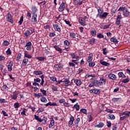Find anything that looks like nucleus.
Segmentation results:
<instances>
[{
    "label": "nucleus",
    "instance_id": "30",
    "mask_svg": "<svg viewBox=\"0 0 130 130\" xmlns=\"http://www.w3.org/2000/svg\"><path fill=\"white\" fill-rule=\"evenodd\" d=\"M80 118H77L75 121H74V124L75 126H78L79 124V122H80Z\"/></svg>",
    "mask_w": 130,
    "mask_h": 130
},
{
    "label": "nucleus",
    "instance_id": "37",
    "mask_svg": "<svg viewBox=\"0 0 130 130\" xmlns=\"http://www.w3.org/2000/svg\"><path fill=\"white\" fill-rule=\"evenodd\" d=\"M40 78L42 80L41 85V86H43V84H44V76L42 75L40 76Z\"/></svg>",
    "mask_w": 130,
    "mask_h": 130
},
{
    "label": "nucleus",
    "instance_id": "44",
    "mask_svg": "<svg viewBox=\"0 0 130 130\" xmlns=\"http://www.w3.org/2000/svg\"><path fill=\"white\" fill-rule=\"evenodd\" d=\"M129 82V78H126L125 79H123L122 81V83H124V84H126V83H128Z\"/></svg>",
    "mask_w": 130,
    "mask_h": 130
},
{
    "label": "nucleus",
    "instance_id": "8",
    "mask_svg": "<svg viewBox=\"0 0 130 130\" xmlns=\"http://www.w3.org/2000/svg\"><path fill=\"white\" fill-rule=\"evenodd\" d=\"M53 27L55 31H57V32H61V28H60V26L58 24H53Z\"/></svg>",
    "mask_w": 130,
    "mask_h": 130
},
{
    "label": "nucleus",
    "instance_id": "50",
    "mask_svg": "<svg viewBox=\"0 0 130 130\" xmlns=\"http://www.w3.org/2000/svg\"><path fill=\"white\" fill-rule=\"evenodd\" d=\"M80 112L82 113H84V114H87V110L85 109H81L80 110Z\"/></svg>",
    "mask_w": 130,
    "mask_h": 130
},
{
    "label": "nucleus",
    "instance_id": "43",
    "mask_svg": "<svg viewBox=\"0 0 130 130\" xmlns=\"http://www.w3.org/2000/svg\"><path fill=\"white\" fill-rule=\"evenodd\" d=\"M122 18V17H121V15H118L117 17V18L116 19V21L121 22Z\"/></svg>",
    "mask_w": 130,
    "mask_h": 130
},
{
    "label": "nucleus",
    "instance_id": "13",
    "mask_svg": "<svg viewBox=\"0 0 130 130\" xmlns=\"http://www.w3.org/2000/svg\"><path fill=\"white\" fill-rule=\"evenodd\" d=\"M73 80L76 86H81V85H82V81L77 79H74Z\"/></svg>",
    "mask_w": 130,
    "mask_h": 130
},
{
    "label": "nucleus",
    "instance_id": "64",
    "mask_svg": "<svg viewBox=\"0 0 130 130\" xmlns=\"http://www.w3.org/2000/svg\"><path fill=\"white\" fill-rule=\"evenodd\" d=\"M103 53L104 54V55H106L107 54V52H106V48L103 49Z\"/></svg>",
    "mask_w": 130,
    "mask_h": 130
},
{
    "label": "nucleus",
    "instance_id": "36",
    "mask_svg": "<svg viewBox=\"0 0 130 130\" xmlns=\"http://www.w3.org/2000/svg\"><path fill=\"white\" fill-rule=\"evenodd\" d=\"M93 54H91V56H89L87 58V61L88 62H90L92 61V60L93 59Z\"/></svg>",
    "mask_w": 130,
    "mask_h": 130
},
{
    "label": "nucleus",
    "instance_id": "1",
    "mask_svg": "<svg viewBox=\"0 0 130 130\" xmlns=\"http://www.w3.org/2000/svg\"><path fill=\"white\" fill-rule=\"evenodd\" d=\"M120 120H124L126 119L128 117L130 116V111H125L122 113H120Z\"/></svg>",
    "mask_w": 130,
    "mask_h": 130
},
{
    "label": "nucleus",
    "instance_id": "51",
    "mask_svg": "<svg viewBox=\"0 0 130 130\" xmlns=\"http://www.w3.org/2000/svg\"><path fill=\"white\" fill-rule=\"evenodd\" d=\"M6 53L7 55H10V54H12V51H11V49L8 48L6 51Z\"/></svg>",
    "mask_w": 130,
    "mask_h": 130
},
{
    "label": "nucleus",
    "instance_id": "10",
    "mask_svg": "<svg viewBox=\"0 0 130 130\" xmlns=\"http://www.w3.org/2000/svg\"><path fill=\"white\" fill-rule=\"evenodd\" d=\"M79 22L82 26H86V21L82 17L79 18Z\"/></svg>",
    "mask_w": 130,
    "mask_h": 130
},
{
    "label": "nucleus",
    "instance_id": "4",
    "mask_svg": "<svg viewBox=\"0 0 130 130\" xmlns=\"http://www.w3.org/2000/svg\"><path fill=\"white\" fill-rule=\"evenodd\" d=\"M32 46V43L31 42H27L26 45L25 47H26V50H28V51H31L32 49V47L31 46Z\"/></svg>",
    "mask_w": 130,
    "mask_h": 130
},
{
    "label": "nucleus",
    "instance_id": "61",
    "mask_svg": "<svg viewBox=\"0 0 130 130\" xmlns=\"http://www.w3.org/2000/svg\"><path fill=\"white\" fill-rule=\"evenodd\" d=\"M49 37H54L55 36V32H50L49 34Z\"/></svg>",
    "mask_w": 130,
    "mask_h": 130
},
{
    "label": "nucleus",
    "instance_id": "12",
    "mask_svg": "<svg viewBox=\"0 0 130 130\" xmlns=\"http://www.w3.org/2000/svg\"><path fill=\"white\" fill-rule=\"evenodd\" d=\"M100 63H101V64L102 66H104L105 67H109L110 66V63L105 61H103V60H100Z\"/></svg>",
    "mask_w": 130,
    "mask_h": 130
},
{
    "label": "nucleus",
    "instance_id": "11",
    "mask_svg": "<svg viewBox=\"0 0 130 130\" xmlns=\"http://www.w3.org/2000/svg\"><path fill=\"white\" fill-rule=\"evenodd\" d=\"M130 12L128 11V9H127V8H126L125 10H124L123 12V15L124 17H127L129 16Z\"/></svg>",
    "mask_w": 130,
    "mask_h": 130
},
{
    "label": "nucleus",
    "instance_id": "49",
    "mask_svg": "<svg viewBox=\"0 0 130 130\" xmlns=\"http://www.w3.org/2000/svg\"><path fill=\"white\" fill-rule=\"evenodd\" d=\"M64 45H66V46H70V45L71 44V43H70V42H69V41L66 40V41L64 42Z\"/></svg>",
    "mask_w": 130,
    "mask_h": 130
},
{
    "label": "nucleus",
    "instance_id": "26",
    "mask_svg": "<svg viewBox=\"0 0 130 130\" xmlns=\"http://www.w3.org/2000/svg\"><path fill=\"white\" fill-rule=\"evenodd\" d=\"M24 57L27 58H32V56L28 54V52H27V51H25L24 52Z\"/></svg>",
    "mask_w": 130,
    "mask_h": 130
},
{
    "label": "nucleus",
    "instance_id": "45",
    "mask_svg": "<svg viewBox=\"0 0 130 130\" xmlns=\"http://www.w3.org/2000/svg\"><path fill=\"white\" fill-rule=\"evenodd\" d=\"M96 37L98 38H99V39L104 38V36H103V35H102L101 33L99 34V35H98Z\"/></svg>",
    "mask_w": 130,
    "mask_h": 130
},
{
    "label": "nucleus",
    "instance_id": "24",
    "mask_svg": "<svg viewBox=\"0 0 130 130\" xmlns=\"http://www.w3.org/2000/svg\"><path fill=\"white\" fill-rule=\"evenodd\" d=\"M116 13V8L115 7H113L111 8V15H112L113 16L114 14H115Z\"/></svg>",
    "mask_w": 130,
    "mask_h": 130
},
{
    "label": "nucleus",
    "instance_id": "62",
    "mask_svg": "<svg viewBox=\"0 0 130 130\" xmlns=\"http://www.w3.org/2000/svg\"><path fill=\"white\" fill-rule=\"evenodd\" d=\"M95 64H95V62H90L88 63L89 67H94V66H95Z\"/></svg>",
    "mask_w": 130,
    "mask_h": 130
},
{
    "label": "nucleus",
    "instance_id": "21",
    "mask_svg": "<svg viewBox=\"0 0 130 130\" xmlns=\"http://www.w3.org/2000/svg\"><path fill=\"white\" fill-rule=\"evenodd\" d=\"M54 48H55V50L58 51V52L60 53H62V50H61V49L58 46H54Z\"/></svg>",
    "mask_w": 130,
    "mask_h": 130
},
{
    "label": "nucleus",
    "instance_id": "19",
    "mask_svg": "<svg viewBox=\"0 0 130 130\" xmlns=\"http://www.w3.org/2000/svg\"><path fill=\"white\" fill-rule=\"evenodd\" d=\"M43 72L41 71H35L34 72V75H36V76H40V75H43Z\"/></svg>",
    "mask_w": 130,
    "mask_h": 130
},
{
    "label": "nucleus",
    "instance_id": "2",
    "mask_svg": "<svg viewBox=\"0 0 130 130\" xmlns=\"http://www.w3.org/2000/svg\"><path fill=\"white\" fill-rule=\"evenodd\" d=\"M6 21L7 22H9L10 23H11V24L14 23L13 16H12V14H11L10 13H8L6 15Z\"/></svg>",
    "mask_w": 130,
    "mask_h": 130
},
{
    "label": "nucleus",
    "instance_id": "34",
    "mask_svg": "<svg viewBox=\"0 0 130 130\" xmlns=\"http://www.w3.org/2000/svg\"><path fill=\"white\" fill-rule=\"evenodd\" d=\"M40 100L41 102H43V103H47V99H46V98L42 97L40 99Z\"/></svg>",
    "mask_w": 130,
    "mask_h": 130
},
{
    "label": "nucleus",
    "instance_id": "40",
    "mask_svg": "<svg viewBox=\"0 0 130 130\" xmlns=\"http://www.w3.org/2000/svg\"><path fill=\"white\" fill-rule=\"evenodd\" d=\"M36 58L41 61H43L45 59H46L45 57H37Z\"/></svg>",
    "mask_w": 130,
    "mask_h": 130
},
{
    "label": "nucleus",
    "instance_id": "48",
    "mask_svg": "<svg viewBox=\"0 0 130 130\" xmlns=\"http://www.w3.org/2000/svg\"><path fill=\"white\" fill-rule=\"evenodd\" d=\"M4 46H8V45H9V44H10V43L9 42V41H4L3 44Z\"/></svg>",
    "mask_w": 130,
    "mask_h": 130
},
{
    "label": "nucleus",
    "instance_id": "35",
    "mask_svg": "<svg viewBox=\"0 0 130 130\" xmlns=\"http://www.w3.org/2000/svg\"><path fill=\"white\" fill-rule=\"evenodd\" d=\"M101 28H103L104 29H108L110 26H111V24H109L107 25L102 26V25H100Z\"/></svg>",
    "mask_w": 130,
    "mask_h": 130
},
{
    "label": "nucleus",
    "instance_id": "42",
    "mask_svg": "<svg viewBox=\"0 0 130 130\" xmlns=\"http://www.w3.org/2000/svg\"><path fill=\"white\" fill-rule=\"evenodd\" d=\"M17 98L18 95L16 93H13V94L12 96V98L13 99V100H16V99H17Z\"/></svg>",
    "mask_w": 130,
    "mask_h": 130
},
{
    "label": "nucleus",
    "instance_id": "31",
    "mask_svg": "<svg viewBox=\"0 0 130 130\" xmlns=\"http://www.w3.org/2000/svg\"><path fill=\"white\" fill-rule=\"evenodd\" d=\"M54 125V120H53V118H52V119L50 121V124L49 125V128H50V127H52V126H53Z\"/></svg>",
    "mask_w": 130,
    "mask_h": 130
},
{
    "label": "nucleus",
    "instance_id": "15",
    "mask_svg": "<svg viewBox=\"0 0 130 130\" xmlns=\"http://www.w3.org/2000/svg\"><path fill=\"white\" fill-rule=\"evenodd\" d=\"M108 78L110 80H116V76L113 74H111L108 75Z\"/></svg>",
    "mask_w": 130,
    "mask_h": 130
},
{
    "label": "nucleus",
    "instance_id": "27",
    "mask_svg": "<svg viewBox=\"0 0 130 130\" xmlns=\"http://www.w3.org/2000/svg\"><path fill=\"white\" fill-rule=\"evenodd\" d=\"M108 118H109V119H112L113 120V119H115V116H114V115L113 114H110L108 115Z\"/></svg>",
    "mask_w": 130,
    "mask_h": 130
},
{
    "label": "nucleus",
    "instance_id": "52",
    "mask_svg": "<svg viewBox=\"0 0 130 130\" xmlns=\"http://www.w3.org/2000/svg\"><path fill=\"white\" fill-rule=\"evenodd\" d=\"M40 82H41V79H40V78H38L37 79H34L35 83H40Z\"/></svg>",
    "mask_w": 130,
    "mask_h": 130
},
{
    "label": "nucleus",
    "instance_id": "57",
    "mask_svg": "<svg viewBox=\"0 0 130 130\" xmlns=\"http://www.w3.org/2000/svg\"><path fill=\"white\" fill-rule=\"evenodd\" d=\"M64 22L67 25H68L69 27H72V24H71V22L69 20H65Z\"/></svg>",
    "mask_w": 130,
    "mask_h": 130
},
{
    "label": "nucleus",
    "instance_id": "63",
    "mask_svg": "<svg viewBox=\"0 0 130 130\" xmlns=\"http://www.w3.org/2000/svg\"><path fill=\"white\" fill-rule=\"evenodd\" d=\"M50 79L51 81H53V82L56 81V77H50Z\"/></svg>",
    "mask_w": 130,
    "mask_h": 130
},
{
    "label": "nucleus",
    "instance_id": "39",
    "mask_svg": "<svg viewBox=\"0 0 130 130\" xmlns=\"http://www.w3.org/2000/svg\"><path fill=\"white\" fill-rule=\"evenodd\" d=\"M126 8V7H120L118 10V12H123V13Z\"/></svg>",
    "mask_w": 130,
    "mask_h": 130
},
{
    "label": "nucleus",
    "instance_id": "60",
    "mask_svg": "<svg viewBox=\"0 0 130 130\" xmlns=\"http://www.w3.org/2000/svg\"><path fill=\"white\" fill-rule=\"evenodd\" d=\"M51 89L53 91H57V87L54 85H52Z\"/></svg>",
    "mask_w": 130,
    "mask_h": 130
},
{
    "label": "nucleus",
    "instance_id": "3",
    "mask_svg": "<svg viewBox=\"0 0 130 130\" xmlns=\"http://www.w3.org/2000/svg\"><path fill=\"white\" fill-rule=\"evenodd\" d=\"M54 68L55 69V71H61V69L63 68V65L62 64L59 63L58 64H55Z\"/></svg>",
    "mask_w": 130,
    "mask_h": 130
},
{
    "label": "nucleus",
    "instance_id": "47",
    "mask_svg": "<svg viewBox=\"0 0 130 130\" xmlns=\"http://www.w3.org/2000/svg\"><path fill=\"white\" fill-rule=\"evenodd\" d=\"M93 93L94 94H100V90L97 89H93Z\"/></svg>",
    "mask_w": 130,
    "mask_h": 130
},
{
    "label": "nucleus",
    "instance_id": "38",
    "mask_svg": "<svg viewBox=\"0 0 130 130\" xmlns=\"http://www.w3.org/2000/svg\"><path fill=\"white\" fill-rule=\"evenodd\" d=\"M34 96L35 97H38V98H40V97H43L42 93H34Z\"/></svg>",
    "mask_w": 130,
    "mask_h": 130
},
{
    "label": "nucleus",
    "instance_id": "25",
    "mask_svg": "<svg viewBox=\"0 0 130 130\" xmlns=\"http://www.w3.org/2000/svg\"><path fill=\"white\" fill-rule=\"evenodd\" d=\"M73 108H75L76 109L77 111H79V110H80V105H79V103H77L74 105Z\"/></svg>",
    "mask_w": 130,
    "mask_h": 130
},
{
    "label": "nucleus",
    "instance_id": "54",
    "mask_svg": "<svg viewBox=\"0 0 130 130\" xmlns=\"http://www.w3.org/2000/svg\"><path fill=\"white\" fill-rule=\"evenodd\" d=\"M23 21H24V17L22 16L20 17V20L18 22V23H19V25H22V23H23Z\"/></svg>",
    "mask_w": 130,
    "mask_h": 130
},
{
    "label": "nucleus",
    "instance_id": "41",
    "mask_svg": "<svg viewBox=\"0 0 130 130\" xmlns=\"http://www.w3.org/2000/svg\"><path fill=\"white\" fill-rule=\"evenodd\" d=\"M96 42V40L95 39H91L89 41L90 44H94Z\"/></svg>",
    "mask_w": 130,
    "mask_h": 130
},
{
    "label": "nucleus",
    "instance_id": "55",
    "mask_svg": "<svg viewBox=\"0 0 130 130\" xmlns=\"http://www.w3.org/2000/svg\"><path fill=\"white\" fill-rule=\"evenodd\" d=\"M42 121H43V120L44 121V122H43V123L44 124H45L46 123V121H47V117L44 116L43 117V119H42Z\"/></svg>",
    "mask_w": 130,
    "mask_h": 130
},
{
    "label": "nucleus",
    "instance_id": "33",
    "mask_svg": "<svg viewBox=\"0 0 130 130\" xmlns=\"http://www.w3.org/2000/svg\"><path fill=\"white\" fill-rule=\"evenodd\" d=\"M70 55L72 57V58H75L76 59L79 58V56H77L74 53H71Z\"/></svg>",
    "mask_w": 130,
    "mask_h": 130
},
{
    "label": "nucleus",
    "instance_id": "16",
    "mask_svg": "<svg viewBox=\"0 0 130 130\" xmlns=\"http://www.w3.org/2000/svg\"><path fill=\"white\" fill-rule=\"evenodd\" d=\"M37 14H32V20L34 23H36L37 22Z\"/></svg>",
    "mask_w": 130,
    "mask_h": 130
},
{
    "label": "nucleus",
    "instance_id": "23",
    "mask_svg": "<svg viewBox=\"0 0 130 130\" xmlns=\"http://www.w3.org/2000/svg\"><path fill=\"white\" fill-rule=\"evenodd\" d=\"M118 76H119V78H122V79H125L126 78V76L124 75L123 72H119L118 74Z\"/></svg>",
    "mask_w": 130,
    "mask_h": 130
},
{
    "label": "nucleus",
    "instance_id": "22",
    "mask_svg": "<svg viewBox=\"0 0 130 130\" xmlns=\"http://www.w3.org/2000/svg\"><path fill=\"white\" fill-rule=\"evenodd\" d=\"M110 41L111 42H113V43H115V44H117L118 43V40L116 39V38H114V37H112L110 39Z\"/></svg>",
    "mask_w": 130,
    "mask_h": 130
},
{
    "label": "nucleus",
    "instance_id": "14",
    "mask_svg": "<svg viewBox=\"0 0 130 130\" xmlns=\"http://www.w3.org/2000/svg\"><path fill=\"white\" fill-rule=\"evenodd\" d=\"M33 33V31L31 29H29L28 30H26L25 32H24V35L26 37H28L29 35H31Z\"/></svg>",
    "mask_w": 130,
    "mask_h": 130
},
{
    "label": "nucleus",
    "instance_id": "29",
    "mask_svg": "<svg viewBox=\"0 0 130 130\" xmlns=\"http://www.w3.org/2000/svg\"><path fill=\"white\" fill-rule=\"evenodd\" d=\"M104 126V123L103 122H100L99 124L95 125V127H98L99 128L103 127Z\"/></svg>",
    "mask_w": 130,
    "mask_h": 130
},
{
    "label": "nucleus",
    "instance_id": "58",
    "mask_svg": "<svg viewBox=\"0 0 130 130\" xmlns=\"http://www.w3.org/2000/svg\"><path fill=\"white\" fill-rule=\"evenodd\" d=\"M90 34H91L92 36H94V37L96 36V30H91L90 31Z\"/></svg>",
    "mask_w": 130,
    "mask_h": 130
},
{
    "label": "nucleus",
    "instance_id": "5",
    "mask_svg": "<svg viewBox=\"0 0 130 130\" xmlns=\"http://www.w3.org/2000/svg\"><path fill=\"white\" fill-rule=\"evenodd\" d=\"M62 83H64V86H66V87H68V86H70L71 81L69 79L64 78L62 79Z\"/></svg>",
    "mask_w": 130,
    "mask_h": 130
},
{
    "label": "nucleus",
    "instance_id": "17",
    "mask_svg": "<svg viewBox=\"0 0 130 130\" xmlns=\"http://www.w3.org/2000/svg\"><path fill=\"white\" fill-rule=\"evenodd\" d=\"M28 61H29V60L28 59V58L23 59L22 62V66H23L24 67H25V66H27V64L28 63Z\"/></svg>",
    "mask_w": 130,
    "mask_h": 130
},
{
    "label": "nucleus",
    "instance_id": "56",
    "mask_svg": "<svg viewBox=\"0 0 130 130\" xmlns=\"http://www.w3.org/2000/svg\"><path fill=\"white\" fill-rule=\"evenodd\" d=\"M40 91L44 95V96H46V90L42 89H40Z\"/></svg>",
    "mask_w": 130,
    "mask_h": 130
},
{
    "label": "nucleus",
    "instance_id": "6",
    "mask_svg": "<svg viewBox=\"0 0 130 130\" xmlns=\"http://www.w3.org/2000/svg\"><path fill=\"white\" fill-rule=\"evenodd\" d=\"M64 8H66V3L62 2L58 8L59 12H63L64 10Z\"/></svg>",
    "mask_w": 130,
    "mask_h": 130
},
{
    "label": "nucleus",
    "instance_id": "20",
    "mask_svg": "<svg viewBox=\"0 0 130 130\" xmlns=\"http://www.w3.org/2000/svg\"><path fill=\"white\" fill-rule=\"evenodd\" d=\"M112 101H113V102H114V103L120 102V101H121V98H114L112 99Z\"/></svg>",
    "mask_w": 130,
    "mask_h": 130
},
{
    "label": "nucleus",
    "instance_id": "28",
    "mask_svg": "<svg viewBox=\"0 0 130 130\" xmlns=\"http://www.w3.org/2000/svg\"><path fill=\"white\" fill-rule=\"evenodd\" d=\"M34 116L35 119L37 120V121H39V122H42V119L40 118L39 116L35 115Z\"/></svg>",
    "mask_w": 130,
    "mask_h": 130
},
{
    "label": "nucleus",
    "instance_id": "46",
    "mask_svg": "<svg viewBox=\"0 0 130 130\" xmlns=\"http://www.w3.org/2000/svg\"><path fill=\"white\" fill-rule=\"evenodd\" d=\"M98 12L99 15L103 14V10L101 9V8H99V9H98Z\"/></svg>",
    "mask_w": 130,
    "mask_h": 130
},
{
    "label": "nucleus",
    "instance_id": "32",
    "mask_svg": "<svg viewBox=\"0 0 130 130\" xmlns=\"http://www.w3.org/2000/svg\"><path fill=\"white\" fill-rule=\"evenodd\" d=\"M69 36L71 37L72 38H73L74 39H76V34L74 32H71Z\"/></svg>",
    "mask_w": 130,
    "mask_h": 130
},
{
    "label": "nucleus",
    "instance_id": "9",
    "mask_svg": "<svg viewBox=\"0 0 130 130\" xmlns=\"http://www.w3.org/2000/svg\"><path fill=\"white\" fill-rule=\"evenodd\" d=\"M13 64H14V62H13V61H10L9 62V64L7 66L9 72H12V71H13V68H12V67H13Z\"/></svg>",
    "mask_w": 130,
    "mask_h": 130
},
{
    "label": "nucleus",
    "instance_id": "7",
    "mask_svg": "<svg viewBox=\"0 0 130 130\" xmlns=\"http://www.w3.org/2000/svg\"><path fill=\"white\" fill-rule=\"evenodd\" d=\"M108 16V13L107 12H104L102 14H98L96 17H99L100 19H103V18H106Z\"/></svg>",
    "mask_w": 130,
    "mask_h": 130
},
{
    "label": "nucleus",
    "instance_id": "18",
    "mask_svg": "<svg viewBox=\"0 0 130 130\" xmlns=\"http://www.w3.org/2000/svg\"><path fill=\"white\" fill-rule=\"evenodd\" d=\"M31 14H36V13H37V8L36 7V6H32L31 8Z\"/></svg>",
    "mask_w": 130,
    "mask_h": 130
},
{
    "label": "nucleus",
    "instance_id": "53",
    "mask_svg": "<svg viewBox=\"0 0 130 130\" xmlns=\"http://www.w3.org/2000/svg\"><path fill=\"white\" fill-rule=\"evenodd\" d=\"M93 86H97V85H98V80H94L92 82Z\"/></svg>",
    "mask_w": 130,
    "mask_h": 130
},
{
    "label": "nucleus",
    "instance_id": "59",
    "mask_svg": "<svg viewBox=\"0 0 130 130\" xmlns=\"http://www.w3.org/2000/svg\"><path fill=\"white\" fill-rule=\"evenodd\" d=\"M19 106H20V104H19V103H16L14 105V108H19Z\"/></svg>",
    "mask_w": 130,
    "mask_h": 130
}]
</instances>
